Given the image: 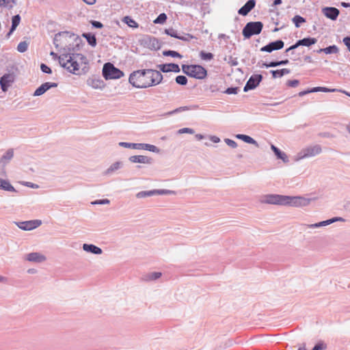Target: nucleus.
<instances>
[{
	"label": "nucleus",
	"instance_id": "f257e3e1",
	"mask_svg": "<svg viewBox=\"0 0 350 350\" xmlns=\"http://www.w3.org/2000/svg\"><path fill=\"white\" fill-rule=\"evenodd\" d=\"M163 80L160 71L143 69L133 71L129 79V83L137 88H147L159 84Z\"/></svg>",
	"mask_w": 350,
	"mask_h": 350
},
{
	"label": "nucleus",
	"instance_id": "f03ea898",
	"mask_svg": "<svg viewBox=\"0 0 350 350\" xmlns=\"http://www.w3.org/2000/svg\"><path fill=\"white\" fill-rule=\"evenodd\" d=\"M312 199L301 196H288L278 194H269L262 197L261 202L269 204L303 207L310 204Z\"/></svg>",
	"mask_w": 350,
	"mask_h": 350
},
{
	"label": "nucleus",
	"instance_id": "7ed1b4c3",
	"mask_svg": "<svg viewBox=\"0 0 350 350\" xmlns=\"http://www.w3.org/2000/svg\"><path fill=\"white\" fill-rule=\"evenodd\" d=\"M88 64L87 58L82 54L65 53L59 56V63L60 66L66 69L69 72L77 75L79 70V63Z\"/></svg>",
	"mask_w": 350,
	"mask_h": 350
},
{
	"label": "nucleus",
	"instance_id": "20e7f679",
	"mask_svg": "<svg viewBox=\"0 0 350 350\" xmlns=\"http://www.w3.org/2000/svg\"><path fill=\"white\" fill-rule=\"evenodd\" d=\"M263 24L260 21L249 22L243 27L242 34L245 38H250L254 35H258L262 31Z\"/></svg>",
	"mask_w": 350,
	"mask_h": 350
},
{
	"label": "nucleus",
	"instance_id": "39448f33",
	"mask_svg": "<svg viewBox=\"0 0 350 350\" xmlns=\"http://www.w3.org/2000/svg\"><path fill=\"white\" fill-rule=\"evenodd\" d=\"M124 75V72L115 67L111 63H105L103 68V76L106 79H118Z\"/></svg>",
	"mask_w": 350,
	"mask_h": 350
},
{
	"label": "nucleus",
	"instance_id": "423d86ee",
	"mask_svg": "<svg viewBox=\"0 0 350 350\" xmlns=\"http://www.w3.org/2000/svg\"><path fill=\"white\" fill-rule=\"evenodd\" d=\"M322 151L321 147L320 145H314L308 146L305 148H303L298 154H297V160H301L308 157H314L316 155L319 154Z\"/></svg>",
	"mask_w": 350,
	"mask_h": 350
},
{
	"label": "nucleus",
	"instance_id": "0eeeda50",
	"mask_svg": "<svg viewBox=\"0 0 350 350\" xmlns=\"http://www.w3.org/2000/svg\"><path fill=\"white\" fill-rule=\"evenodd\" d=\"M262 78L263 77L260 74H256L252 75L247 81L246 84L245 85L243 88V91L246 92H248L249 90L255 89L262 81Z\"/></svg>",
	"mask_w": 350,
	"mask_h": 350
},
{
	"label": "nucleus",
	"instance_id": "6e6552de",
	"mask_svg": "<svg viewBox=\"0 0 350 350\" xmlns=\"http://www.w3.org/2000/svg\"><path fill=\"white\" fill-rule=\"evenodd\" d=\"M14 224L23 230H31L42 224L41 220L35 219L25 221H15Z\"/></svg>",
	"mask_w": 350,
	"mask_h": 350
},
{
	"label": "nucleus",
	"instance_id": "1a4fd4ad",
	"mask_svg": "<svg viewBox=\"0 0 350 350\" xmlns=\"http://www.w3.org/2000/svg\"><path fill=\"white\" fill-rule=\"evenodd\" d=\"M15 75L14 73H6L0 78V86L3 92H5L14 82Z\"/></svg>",
	"mask_w": 350,
	"mask_h": 350
},
{
	"label": "nucleus",
	"instance_id": "9d476101",
	"mask_svg": "<svg viewBox=\"0 0 350 350\" xmlns=\"http://www.w3.org/2000/svg\"><path fill=\"white\" fill-rule=\"evenodd\" d=\"M206 75L207 71L203 66L200 65H192V68L190 70V75L189 77L198 79H203L206 77Z\"/></svg>",
	"mask_w": 350,
	"mask_h": 350
},
{
	"label": "nucleus",
	"instance_id": "9b49d317",
	"mask_svg": "<svg viewBox=\"0 0 350 350\" xmlns=\"http://www.w3.org/2000/svg\"><path fill=\"white\" fill-rule=\"evenodd\" d=\"M284 43L282 40H278L271 42H269L268 44L262 46L260 49V51L271 53L275 50H280L284 47Z\"/></svg>",
	"mask_w": 350,
	"mask_h": 350
},
{
	"label": "nucleus",
	"instance_id": "f8f14e48",
	"mask_svg": "<svg viewBox=\"0 0 350 350\" xmlns=\"http://www.w3.org/2000/svg\"><path fill=\"white\" fill-rule=\"evenodd\" d=\"M142 42L150 49L157 50L160 49L159 40L154 37L146 36L142 39Z\"/></svg>",
	"mask_w": 350,
	"mask_h": 350
},
{
	"label": "nucleus",
	"instance_id": "ddd939ff",
	"mask_svg": "<svg viewBox=\"0 0 350 350\" xmlns=\"http://www.w3.org/2000/svg\"><path fill=\"white\" fill-rule=\"evenodd\" d=\"M58 84L57 83L52 82H45L42 83L40 86H39L34 92V96H39L44 94L47 90L52 88L57 87Z\"/></svg>",
	"mask_w": 350,
	"mask_h": 350
},
{
	"label": "nucleus",
	"instance_id": "4468645a",
	"mask_svg": "<svg viewBox=\"0 0 350 350\" xmlns=\"http://www.w3.org/2000/svg\"><path fill=\"white\" fill-rule=\"evenodd\" d=\"M157 68L163 72H174L178 73L180 71L179 66L174 63L159 64Z\"/></svg>",
	"mask_w": 350,
	"mask_h": 350
},
{
	"label": "nucleus",
	"instance_id": "2eb2a0df",
	"mask_svg": "<svg viewBox=\"0 0 350 350\" xmlns=\"http://www.w3.org/2000/svg\"><path fill=\"white\" fill-rule=\"evenodd\" d=\"M25 259L29 262L40 263L45 261L46 258L45 256L39 252H31L27 254Z\"/></svg>",
	"mask_w": 350,
	"mask_h": 350
},
{
	"label": "nucleus",
	"instance_id": "dca6fc26",
	"mask_svg": "<svg viewBox=\"0 0 350 350\" xmlns=\"http://www.w3.org/2000/svg\"><path fill=\"white\" fill-rule=\"evenodd\" d=\"M322 12L328 18L335 21L338 18L340 12L338 9L334 7H326L323 8Z\"/></svg>",
	"mask_w": 350,
	"mask_h": 350
},
{
	"label": "nucleus",
	"instance_id": "f3484780",
	"mask_svg": "<svg viewBox=\"0 0 350 350\" xmlns=\"http://www.w3.org/2000/svg\"><path fill=\"white\" fill-rule=\"evenodd\" d=\"M256 5L255 0H248L243 6H242L239 10V14L241 16H246L248 13L254 8Z\"/></svg>",
	"mask_w": 350,
	"mask_h": 350
},
{
	"label": "nucleus",
	"instance_id": "a211bd4d",
	"mask_svg": "<svg viewBox=\"0 0 350 350\" xmlns=\"http://www.w3.org/2000/svg\"><path fill=\"white\" fill-rule=\"evenodd\" d=\"M129 160L131 163H147V164H151L152 163V159H151L147 156H144V155L131 156L129 158Z\"/></svg>",
	"mask_w": 350,
	"mask_h": 350
},
{
	"label": "nucleus",
	"instance_id": "6ab92c4d",
	"mask_svg": "<svg viewBox=\"0 0 350 350\" xmlns=\"http://www.w3.org/2000/svg\"><path fill=\"white\" fill-rule=\"evenodd\" d=\"M165 33L167 35L170 36L171 37H173V38L181 40H184V41H189L191 38H193V36H191L190 34H187L186 36H180L178 33L177 31L173 28L165 29Z\"/></svg>",
	"mask_w": 350,
	"mask_h": 350
},
{
	"label": "nucleus",
	"instance_id": "aec40b11",
	"mask_svg": "<svg viewBox=\"0 0 350 350\" xmlns=\"http://www.w3.org/2000/svg\"><path fill=\"white\" fill-rule=\"evenodd\" d=\"M83 250L94 254H101L103 253L101 248L93 244L84 243L83 245Z\"/></svg>",
	"mask_w": 350,
	"mask_h": 350
},
{
	"label": "nucleus",
	"instance_id": "412c9836",
	"mask_svg": "<svg viewBox=\"0 0 350 350\" xmlns=\"http://www.w3.org/2000/svg\"><path fill=\"white\" fill-rule=\"evenodd\" d=\"M87 83L94 89H102L105 86L104 81L100 79H89Z\"/></svg>",
	"mask_w": 350,
	"mask_h": 350
},
{
	"label": "nucleus",
	"instance_id": "4be33fe9",
	"mask_svg": "<svg viewBox=\"0 0 350 350\" xmlns=\"http://www.w3.org/2000/svg\"><path fill=\"white\" fill-rule=\"evenodd\" d=\"M123 166V163L121 161H116L112 163L104 172L105 175L110 176L113 174L116 171L120 169Z\"/></svg>",
	"mask_w": 350,
	"mask_h": 350
},
{
	"label": "nucleus",
	"instance_id": "5701e85b",
	"mask_svg": "<svg viewBox=\"0 0 350 350\" xmlns=\"http://www.w3.org/2000/svg\"><path fill=\"white\" fill-rule=\"evenodd\" d=\"M21 21V16L19 14L14 16L12 18V26L9 32L6 35V38H9L12 33L15 31Z\"/></svg>",
	"mask_w": 350,
	"mask_h": 350
},
{
	"label": "nucleus",
	"instance_id": "b1692460",
	"mask_svg": "<svg viewBox=\"0 0 350 350\" xmlns=\"http://www.w3.org/2000/svg\"><path fill=\"white\" fill-rule=\"evenodd\" d=\"M271 149L273 150V152H274L275 155L277 157L278 159L282 160L284 163L288 161V159L286 154L282 152L278 148L271 144Z\"/></svg>",
	"mask_w": 350,
	"mask_h": 350
},
{
	"label": "nucleus",
	"instance_id": "393cba45",
	"mask_svg": "<svg viewBox=\"0 0 350 350\" xmlns=\"http://www.w3.org/2000/svg\"><path fill=\"white\" fill-rule=\"evenodd\" d=\"M317 40L315 38L307 37L297 40V45L310 46L311 45L317 43Z\"/></svg>",
	"mask_w": 350,
	"mask_h": 350
},
{
	"label": "nucleus",
	"instance_id": "a878e982",
	"mask_svg": "<svg viewBox=\"0 0 350 350\" xmlns=\"http://www.w3.org/2000/svg\"><path fill=\"white\" fill-rule=\"evenodd\" d=\"M119 146L136 150H143L144 144L142 143H129V142H120Z\"/></svg>",
	"mask_w": 350,
	"mask_h": 350
},
{
	"label": "nucleus",
	"instance_id": "bb28decb",
	"mask_svg": "<svg viewBox=\"0 0 350 350\" xmlns=\"http://www.w3.org/2000/svg\"><path fill=\"white\" fill-rule=\"evenodd\" d=\"M14 157V150L13 149H9L6 151V152L2 156L0 160V163L3 165H5Z\"/></svg>",
	"mask_w": 350,
	"mask_h": 350
},
{
	"label": "nucleus",
	"instance_id": "cd10ccee",
	"mask_svg": "<svg viewBox=\"0 0 350 350\" xmlns=\"http://www.w3.org/2000/svg\"><path fill=\"white\" fill-rule=\"evenodd\" d=\"M236 137L237 139L243 140L245 143L254 144L257 147L258 146V142L249 135L244 134H237L236 135Z\"/></svg>",
	"mask_w": 350,
	"mask_h": 350
},
{
	"label": "nucleus",
	"instance_id": "c85d7f7f",
	"mask_svg": "<svg viewBox=\"0 0 350 350\" xmlns=\"http://www.w3.org/2000/svg\"><path fill=\"white\" fill-rule=\"evenodd\" d=\"M345 221V219L342 217H333V218H331V219H327L325 221L318 222V224H319V227L320 228V227L328 226V225L332 224L336 221Z\"/></svg>",
	"mask_w": 350,
	"mask_h": 350
},
{
	"label": "nucleus",
	"instance_id": "c756f323",
	"mask_svg": "<svg viewBox=\"0 0 350 350\" xmlns=\"http://www.w3.org/2000/svg\"><path fill=\"white\" fill-rule=\"evenodd\" d=\"M0 189L5 190V191H12V192L16 191L15 188L10 184V183L8 180L1 179Z\"/></svg>",
	"mask_w": 350,
	"mask_h": 350
},
{
	"label": "nucleus",
	"instance_id": "7c9ffc66",
	"mask_svg": "<svg viewBox=\"0 0 350 350\" xmlns=\"http://www.w3.org/2000/svg\"><path fill=\"white\" fill-rule=\"evenodd\" d=\"M317 52L318 53L323 52L325 54H334L338 52V48L336 45H331L324 49H320Z\"/></svg>",
	"mask_w": 350,
	"mask_h": 350
},
{
	"label": "nucleus",
	"instance_id": "2f4dec72",
	"mask_svg": "<svg viewBox=\"0 0 350 350\" xmlns=\"http://www.w3.org/2000/svg\"><path fill=\"white\" fill-rule=\"evenodd\" d=\"M273 78L282 77L285 75L289 74L291 70L288 68H282L280 70H271Z\"/></svg>",
	"mask_w": 350,
	"mask_h": 350
},
{
	"label": "nucleus",
	"instance_id": "473e14b6",
	"mask_svg": "<svg viewBox=\"0 0 350 350\" xmlns=\"http://www.w3.org/2000/svg\"><path fill=\"white\" fill-rule=\"evenodd\" d=\"M82 36L86 39L88 43L90 46H95L96 45V38L94 34L91 33H83Z\"/></svg>",
	"mask_w": 350,
	"mask_h": 350
},
{
	"label": "nucleus",
	"instance_id": "72a5a7b5",
	"mask_svg": "<svg viewBox=\"0 0 350 350\" xmlns=\"http://www.w3.org/2000/svg\"><path fill=\"white\" fill-rule=\"evenodd\" d=\"M155 195V189L150 191H142L136 194L137 198H144Z\"/></svg>",
	"mask_w": 350,
	"mask_h": 350
},
{
	"label": "nucleus",
	"instance_id": "f704fd0d",
	"mask_svg": "<svg viewBox=\"0 0 350 350\" xmlns=\"http://www.w3.org/2000/svg\"><path fill=\"white\" fill-rule=\"evenodd\" d=\"M198 108V105L180 107L176 109L175 110H174L173 111H171L170 113L172 114V113L181 112V111H186V110H194V109H197Z\"/></svg>",
	"mask_w": 350,
	"mask_h": 350
},
{
	"label": "nucleus",
	"instance_id": "c9c22d12",
	"mask_svg": "<svg viewBox=\"0 0 350 350\" xmlns=\"http://www.w3.org/2000/svg\"><path fill=\"white\" fill-rule=\"evenodd\" d=\"M293 23L295 24V27H299L301 24L304 23L306 22V19L299 16V15H296L295 16L293 19H292Z\"/></svg>",
	"mask_w": 350,
	"mask_h": 350
},
{
	"label": "nucleus",
	"instance_id": "e433bc0d",
	"mask_svg": "<svg viewBox=\"0 0 350 350\" xmlns=\"http://www.w3.org/2000/svg\"><path fill=\"white\" fill-rule=\"evenodd\" d=\"M29 43L26 41L19 42L17 46V51L20 53H24L28 49Z\"/></svg>",
	"mask_w": 350,
	"mask_h": 350
},
{
	"label": "nucleus",
	"instance_id": "4c0bfd02",
	"mask_svg": "<svg viewBox=\"0 0 350 350\" xmlns=\"http://www.w3.org/2000/svg\"><path fill=\"white\" fill-rule=\"evenodd\" d=\"M163 55L165 56H170L172 57H178L182 58L183 55H180L179 53L175 51L168 50V51H164L163 52Z\"/></svg>",
	"mask_w": 350,
	"mask_h": 350
},
{
	"label": "nucleus",
	"instance_id": "58836bf2",
	"mask_svg": "<svg viewBox=\"0 0 350 350\" xmlns=\"http://www.w3.org/2000/svg\"><path fill=\"white\" fill-rule=\"evenodd\" d=\"M200 57H201L202 59L203 60H205V61H210L211 59H213V54L211 53H207V52H205L204 51H202L200 53Z\"/></svg>",
	"mask_w": 350,
	"mask_h": 350
},
{
	"label": "nucleus",
	"instance_id": "ea45409f",
	"mask_svg": "<svg viewBox=\"0 0 350 350\" xmlns=\"http://www.w3.org/2000/svg\"><path fill=\"white\" fill-rule=\"evenodd\" d=\"M124 21L131 27L136 28L138 27L137 23L130 16H125Z\"/></svg>",
	"mask_w": 350,
	"mask_h": 350
},
{
	"label": "nucleus",
	"instance_id": "a19ab883",
	"mask_svg": "<svg viewBox=\"0 0 350 350\" xmlns=\"http://www.w3.org/2000/svg\"><path fill=\"white\" fill-rule=\"evenodd\" d=\"M167 18V15L165 13H161L156 18L154 23L155 24H163L166 21Z\"/></svg>",
	"mask_w": 350,
	"mask_h": 350
},
{
	"label": "nucleus",
	"instance_id": "79ce46f5",
	"mask_svg": "<svg viewBox=\"0 0 350 350\" xmlns=\"http://www.w3.org/2000/svg\"><path fill=\"white\" fill-rule=\"evenodd\" d=\"M175 81L176 83L181 85H185L187 83V78L184 75H178L176 77Z\"/></svg>",
	"mask_w": 350,
	"mask_h": 350
},
{
	"label": "nucleus",
	"instance_id": "37998d69",
	"mask_svg": "<svg viewBox=\"0 0 350 350\" xmlns=\"http://www.w3.org/2000/svg\"><path fill=\"white\" fill-rule=\"evenodd\" d=\"M143 150L157 153L159 152V149L157 146L148 144H144Z\"/></svg>",
	"mask_w": 350,
	"mask_h": 350
},
{
	"label": "nucleus",
	"instance_id": "c03bdc74",
	"mask_svg": "<svg viewBox=\"0 0 350 350\" xmlns=\"http://www.w3.org/2000/svg\"><path fill=\"white\" fill-rule=\"evenodd\" d=\"M175 194V191L169 189H155V195H172Z\"/></svg>",
	"mask_w": 350,
	"mask_h": 350
},
{
	"label": "nucleus",
	"instance_id": "a18cd8bd",
	"mask_svg": "<svg viewBox=\"0 0 350 350\" xmlns=\"http://www.w3.org/2000/svg\"><path fill=\"white\" fill-rule=\"evenodd\" d=\"M161 276V272H152L148 275V279L150 280H156Z\"/></svg>",
	"mask_w": 350,
	"mask_h": 350
},
{
	"label": "nucleus",
	"instance_id": "49530a36",
	"mask_svg": "<svg viewBox=\"0 0 350 350\" xmlns=\"http://www.w3.org/2000/svg\"><path fill=\"white\" fill-rule=\"evenodd\" d=\"M239 91V88L237 87H230L228 88L225 91L223 92L227 94H237Z\"/></svg>",
	"mask_w": 350,
	"mask_h": 350
},
{
	"label": "nucleus",
	"instance_id": "de8ad7c7",
	"mask_svg": "<svg viewBox=\"0 0 350 350\" xmlns=\"http://www.w3.org/2000/svg\"><path fill=\"white\" fill-rule=\"evenodd\" d=\"M262 66L265 68H273L279 66L278 61H272L269 63L265 62L262 64Z\"/></svg>",
	"mask_w": 350,
	"mask_h": 350
},
{
	"label": "nucleus",
	"instance_id": "09e8293b",
	"mask_svg": "<svg viewBox=\"0 0 350 350\" xmlns=\"http://www.w3.org/2000/svg\"><path fill=\"white\" fill-rule=\"evenodd\" d=\"M110 203L109 200L108 199H102V200H96L91 202L93 205L96 204H109Z\"/></svg>",
	"mask_w": 350,
	"mask_h": 350
},
{
	"label": "nucleus",
	"instance_id": "8fccbe9b",
	"mask_svg": "<svg viewBox=\"0 0 350 350\" xmlns=\"http://www.w3.org/2000/svg\"><path fill=\"white\" fill-rule=\"evenodd\" d=\"M208 90L213 93L217 92H222L221 86H218L217 84H211L209 86Z\"/></svg>",
	"mask_w": 350,
	"mask_h": 350
},
{
	"label": "nucleus",
	"instance_id": "3c124183",
	"mask_svg": "<svg viewBox=\"0 0 350 350\" xmlns=\"http://www.w3.org/2000/svg\"><path fill=\"white\" fill-rule=\"evenodd\" d=\"M40 69H41L42 72H44V73H46V74L52 73V70L51 69V68H49L45 64H41Z\"/></svg>",
	"mask_w": 350,
	"mask_h": 350
},
{
	"label": "nucleus",
	"instance_id": "603ef678",
	"mask_svg": "<svg viewBox=\"0 0 350 350\" xmlns=\"http://www.w3.org/2000/svg\"><path fill=\"white\" fill-rule=\"evenodd\" d=\"M69 32L68 31H63V32H59L57 34H55V38L53 39V44L56 46H58V44H57V42H58V38L63 36V35H65V34H68Z\"/></svg>",
	"mask_w": 350,
	"mask_h": 350
},
{
	"label": "nucleus",
	"instance_id": "864d4df0",
	"mask_svg": "<svg viewBox=\"0 0 350 350\" xmlns=\"http://www.w3.org/2000/svg\"><path fill=\"white\" fill-rule=\"evenodd\" d=\"M191 68H192V65L183 64L182 66L183 72L188 76H189V75H190V70H191Z\"/></svg>",
	"mask_w": 350,
	"mask_h": 350
},
{
	"label": "nucleus",
	"instance_id": "5fc2aeb1",
	"mask_svg": "<svg viewBox=\"0 0 350 350\" xmlns=\"http://www.w3.org/2000/svg\"><path fill=\"white\" fill-rule=\"evenodd\" d=\"M91 23V25H92L93 27L94 28H96V29H101L103 27V25L102 23H100V21H90V22Z\"/></svg>",
	"mask_w": 350,
	"mask_h": 350
},
{
	"label": "nucleus",
	"instance_id": "6e6d98bb",
	"mask_svg": "<svg viewBox=\"0 0 350 350\" xmlns=\"http://www.w3.org/2000/svg\"><path fill=\"white\" fill-rule=\"evenodd\" d=\"M178 133L183 134V133H189V134H193L194 130L190 128H183L178 130Z\"/></svg>",
	"mask_w": 350,
	"mask_h": 350
},
{
	"label": "nucleus",
	"instance_id": "4d7b16f0",
	"mask_svg": "<svg viewBox=\"0 0 350 350\" xmlns=\"http://www.w3.org/2000/svg\"><path fill=\"white\" fill-rule=\"evenodd\" d=\"M225 142L226 144L229 146L230 147L232 148H235L237 147V144L236 142H234V140L232 139H225Z\"/></svg>",
	"mask_w": 350,
	"mask_h": 350
},
{
	"label": "nucleus",
	"instance_id": "13d9d810",
	"mask_svg": "<svg viewBox=\"0 0 350 350\" xmlns=\"http://www.w3.org/2000/svg\"><path fill=\"white\" fill-rule=\"evenodd\" d=\"M299 83V81L297 79H294V80H289L287 82V85L289 86V87H292V88H295L297 87Z\"/></svg>",
	"mask_w": 350,
	"mask_h": 350
},
{
	"label": "nucleus",
	"instance_id": "bf43d9fd",
	"mask_svg": "<svg viewBox=\"0 0 350 350\" xmlns=\"http://www.w3.org/2000/svg\"><path fill=\"white\" fill-rule=\"evenodd\" d=\"M342 42L347 47L349 51L350 52V36H346L342 39Z\"/></svg>",
	"mask_w": 350,
	"mask_h": 350
},
{
	"label": "nucleus",
	"instance_id": "052dcab7",
	"mask_svg": "<svg viewBox=\"0 0 350 350\" xmlns=\"http://www.w3.org/2000/svg\"><path fill=\"white\" fill-rule=\"evenodd\" d=\"M14 4H15L14 0H6L5 1V3H3V5L7 6L10 9H11L13 8Z\"/></svg>",
	"mask_w": 350,
	"mask_h": 350
},
{
	"label": "nucleus",
	"instance_id": "680f3d73",
	"mask_svg": "<svg viewBox=\"0 0 350 350\" xmlns=\"http://www.w3.org/2000/svg\"><path fill=\"white\" fill-rule=\"evenodd\" d=\"M324 349H325V345L323 343H317L312 350H323Z\"/></svg>",
	"mask_w": 350,
	"mask_h": 350
},
{
	"label": "nucleus",
	"instance_id": "e2e57ef3",
	"mask_svg": "<svg viewBox=\"0 0 350 350\" xmlns=\"http://www.w3.org/2000/svg\"><path fill=\"white\" fill-rule=\"evenodd\" d=\"M228 63L232 66H235L238 65V61L237 58H232V57H229V61L228 62Z\"/></svg>",
	"mask_w": 350,
	"mask_h": 350
},
{
	"label": "nucleus",
	"instance_id": "0e129e2a",
	"mask_svg": "<svg viewBox=\"0 0 350 350\" xmlns=\"http://www.w3.org/2000/svg\"><path fill=\"white\" fill-rule=\"evenodd\" d=\"M23 185L27 186V187H29L30 188H33V189H38L39 187V186L38 185L34 184V183H31V182H25V183H24Z\"/></svg>",
	"mask_w": 350,
	"mask_h": 350
},
{
	"label": "nucleus",
	"instance_id": "69168bd1",
	"mask_svg": "<svg viewBox=\"0 0 350 350\" xmlns=\"http://www.w3.org/2000/svg\"><path fill=\"white\" fill-rule=\"evenodd\" d=\"M304 226L305 228H319L318 223L312 224H304Z\"/></svg>",
	"mask_w": 350,
	"mask_h": 350
},
{
	"label": "nucleus",
	"instance_id": "338daca9",
	"mask_svg": "<svg viewBox=\"0 0 350 350\" xmlns=\"http://www.w3.org/2000/svg\"><path fill=\"white\" fill-rule=\"evenodd\" d=\"M299 46V45H297V41L295 42V44H293L292 46H291L290 47H288V49H286V53H288L292 50H294L297 48H298Z\"/></svg>",
	"mask_w": 350,
	"mask_h": 350
},
{
	"label": "nucleus",
	"instance_id": "774afa93",
	"mask_svg": "<svg viewBox=\"0 0 350 350\" xmlns=\"http://www.w3.org/2000/svg\"><path fill=\"white\" fill-rule=\"evenodd\" d=\"M338 91L336 89H329L325 87H321V92H334Z\"/></svg>",
	"mask_w": 350,
	"mask_h": 350
}]
</instances>
